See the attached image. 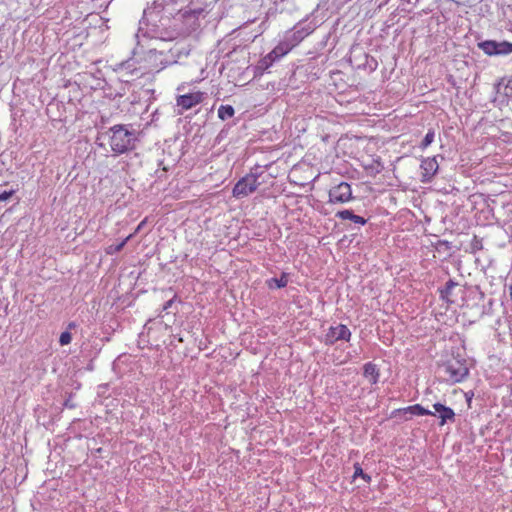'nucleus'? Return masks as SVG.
I'll return each instance as SVG.
<instances>
[{"label":"nucleus","instance_id":"f257e3e1","mask_svg":"<svg viewBox=\"0 0 512 512\" xmlns=\"http://www.w3.org/2000/svg\"><path fill=\"white\" fill-rule=\"evenodd\" d=\"M177 0L153 1L143 10L139 20L138 30L135 33L136 46L133 54L142 53L149 42L162 44L177 39L180 31L173 22V13L176 10Z\"/></svg>","mask_w":512,"mask_h":512},{"label":"nucleus","instance_id":"f03ea898","mask_svg":"<svg viewBox=\"0 0 512 512\" xmlns=\"http://www.w3.org/2000/svg\"><path fill=\"white\" fill-rule=\"evenodd\" d=\"M161 44H156L154 47L146 46L141 54H144V59L151 71L159 72L169 65L178 63L182 56H187L189 51L179 45H174L167 51L159 49ZM137 53L136 55H139Z\"/></svg>","mask_w":512,"mask_h":512},{"label":"nucleus","instance_id":"7ed1b4c3","mask_svg":"<svg viewBox=\"0 0 512 512\" xmlns=\"http://www.w3.org/2000/svg\"><path fill=\"white\" fill-rule=\"evenodd\" d=\"M110 132V147L115 154H123L134 148L135 133L128 130L126 126L114 125L110 128Z\"/></svg>","mask_w":512,"mask_h":512},{"label":"nucleus","instance_id":"20e7f679","mask_svg":"<svg viewBox=\"0 0 512 512\" xmlns=\"http://www.w3.org/2000/svg\"><path fill=\"white\" fill-rule=\"evenodd\" d=\"M203 9L200 7L180 8L175 14H173V22L175 27L182 33H189L194 31L198 26L199 17L203 14Z\"/></svg>","mask_w":512,"mask_h":512},{"label":"nucleus","instance_id":"39448f33","mask_svg":"<svg viewBox=\"0 0 512 512\" xmlns=\"http://www.w3.org/2000/svg\"><path fill=\"white\" fill-rule=\"evenodd\" d=\"M264 171L260 166L251 169L250 173L242 177L233 188V196L236 198H243L254 191L262 184L259 179L262 177Z\"/></svg>","mask_w":512,"mask_h":512},{"label":"nucleus","instance_id":"423d86ee","mask_svg":"<svg viewBox=\"0 0 512 512\" xmlns=\"http://www.w3.org/2000/svg\"><path fill=\"white\" fill-rule=\"evenodd\" d=\"M320 25L319 21L312 15L299 21L294 27L285 32L284 36L290 41V43L296 47L298 46L307 36L312 34L315 29Z\"/></svg>","mask_w":512,"mask_h":512},{"label":"nucleus","instance_id":"0eeeda50","mask_svg":"<svg viewBox=\"0 0 512 512\" xmlns=\"http://www.w3.org/2000/svg\"><path fill=\"white\" fill-rule=\"evenodd\" d=\"M293 48L295 47L285 36H283L278 45L275 46L271 52H269L259 61V68L267 70L275 62L279 61L281 58L287 55Z\"/></svg>","mask_w":512,"mask_h":512},{"label":"nucleus","instance_id":"6e6552de","mask_svg":"<svg viewBox=\"0 0 512 512\" xmlns=\"http://www.w3.org/2000/svg\"><path fill=\"white\" fill-rule=\"evenodd\" d=\"M293 48L295 47L285 36H283L278 45L275 46L271 52H269L259 61V68L267 70L275 62L279 61L281 58L287 55Z\"/></svg>","mask_w":512,"mask_h":512},{"label":"nucleus","instance_id":"1a4fd4ad","mask_svg":"<svg viewBox=\"0 0 512 512\" xmlns=\"http://www.w3.org/2000/svg\"><path fill=\"white\" fill-rule=\"evenodd\" d=\"M445 374L447 375L446 381L455 384L462 382L469 374L465 360L452 359L444 366Z\"/></svg>","mask_w":512,"mask_h":512},{"label":"nucleus","instance_id":"9d476101","mask_svg":"<svg viewBox=\"0 0 512 512\" xmlns=\"http://www.w3.org/2000/svg\"><path fill=\"white\" fill-rule=\"evenodd\" d=\"M352 333L350 329L344 324H337L330 326L324 335L323 342L326 345H333L339 340L350 341Z\"/></svg>","mask_w":512,"mask_h":512},{"label":"nucleus","instance_id":"9b49d317","mask_svg":"<svg viewBox=\"0 0 512 512\" xmlns=\"http://www.w3.org/2000/svg\"><path fill=\"white\" fill-rule=\"evenodd\" d=\"M353 199L352 189L347 182H341L329 190V202L344 204Z\"/></svg>","mask_w":512,"mask_h":512},{"label":"nucleus","instance_id":"f8f14e48","mask_svg":"<svg viewBox=\"0 0 512 512\" xmlns=\"http://www.w3.org/2000/svg\"><path fill=\"white\" fill-rule=\"evenodd\" d=\"M203 99L204 93L197 91L178 96L176 99V104L182 110H188L201 103Z\"/></svg>","mask_w":512,"mask_h":512},{"label":"nucleus","instance_id":"ddd939ff","mask_svg":"<svg viewBox=\"0 0 512 512\" xmlns=\"http://www.w3.org/2000/svg\"><path fill=\"white\" fill-rule=\"evenodd\" d=\"M420 168L422 170V173H421L422 179H421V181L423 183L430 182L431 179L434 177V175L437 173L438 168H439V165H438V162L436 160V157L424 158L421 161Z\"/></svg>","mask_w":512,"mask_h":512},{"label":"nucleus","instance_id":"4468645a","mask_svg":"<svg viewBox=\"0 0 512 512\" xmlns=\"http://www.w3.org/2000/svg\"><path fill=\"white\" fill-rule=\"evenodd\" d=\"M433 408L435 409V412L438 413L440 418V425L443 426L447 422H453L455 419V413L453 409L450 407H447L441 403H435L433 405Z\"/></svg>","mask_w":512,"mask_h":512},{"label":"nucleus","instance_id":"2eb2a0df","mask_svg":"<svg viewBox=\"0 0 512 512\" xmlns=\"http://www.w3.org/2000/svg\"><path fill=\"white\" fill-rule=\"evenodd\" d=\"M363 376L367 378L371 384H377L380 377V372L377 365L373 362L364 364Z\"/></svg>","mask_w":512,"mask_h":512},{"label":"nucleus","instance_id":"dca6fc26","mask_svg":"<svg viewBox=\"0 0 512 512\" xmlns=\"http://www.w3.org/2000/svg\"><path fill=\"white\" fill-rule=\"evenodd\" d=\"M336 217H338L342 220H350L359 225H365L367 222V220L365 218H363L362 216L356 215L353 213V211L347 210V209L338 211L336 213Z\"/></svg>","mask_w":512,"mask_h":512},{"label":"nucleus","instance_id":"f3484780","mask_svg":"<svg viewBox=\"0 0 512 512\" xmlns=\"http://www.w3.org/2000/svg\"><path fill=\"white\" fill-rule=\"evenodd\" d=\"M457 286H458L457 282H455L452 279H449L446 282L445 286L439 289L440 298L442 300L446 301L447 303H452L453 302V300L451 299L452 291Z\"/></svg>","mask_w":512,"mask_h":512},{"label":"nucleus","instance_id":"a211bd4d","mask_svg":"<svg viewBox=\"0 0 512 512\" xmlns=\"http://www.w3.org/2000/svg\"><path fill=\"white\" fill-rule=\"evenodd\" d=\"M288 281H289L288 274L283 272L281 274L280 278L274 277V278L268 279L266 281V284L269 289H275V288L280 289V288L286 287L288 284Z\"/></svg>","mask_w":512,"mask_h":512},{"label":"nucleus","instance_id":"6ab92c4d","mask_svg":"<svg viewBox=\"0 0 512 512\" xmlns=\"http://www.w3.org/2000/svg\"><path fill=\"white\" fill-rule=\"evenodd\" d=\"M478 47L487 55H497V41L485 40L478 43Z\"/></svg>","mask_w":512,"mask_h":512},{"label":"nucleus","instance_id":"aec40b11","mask_svg":"<svg viewBox=\"0 0 512 512\" xmlns=\"http://www.w3.org/2000/svg\"><path fill=\"white\" fill-rule=\"evenodd\" d=\"M404 412L405 413H410V414H413V415H417V416L434 415L433 412H431L430 410L424 408L420 404H415V405H412V406H408V407L404 408Z\"/></svg>","mask_w":512,"mask_h":512},{"label":"nucleus","instance_id":"412c9836","mask_svg":"<svg viewBox=\"0 0 512 512\" xmlns=\"http://www.w3.org/2000/svg\"><path fill=\"white\" fill-rule=\"evenodd\" d=\"M235 110L231 105H220L218 108V117L225 121L234 116Z\"/></svg>","mask_w":512,"mask_h":512},{"label":"nucleus","instance_id":"4be33fe9","mask_svg":"<svg viewBox=\"0 0 512 512\" xmlns=\"http://www.w3.org/2000/svg\"><path fill=\"white\" fill-rule=\"evenodd\" d=\"M512 53V43L507 41L497 42V55H508Z\"/></svg>","mask_w":512,"mask_h":512},{"label":"nucleus","instance_id":"5701e85b","mask_svg":"<svg viewBox=\"0 0 512 512\" xmlns=\"http://www.w3.org/2000/svg\"><path fill=\"white\" fill-rule=\"evenodd\" d=\"M362 478L366 483H370L371 482V476L364 473L362 467L360 466L359 463H355L354 464V474H353V479L355 480L356 478Z\"/></svg>","mask_w":512,"mask_h":512},{"label":"nucleus","instance_id":"b1692460","mask_svg":"<svg viewBox=\"0 0 512 512\" xmlns=\"http://www.w3.org/2000/svg\"><path fill=\"white\" fill-rule=\"evenodd\" d=\"M132 66H133L132 61L128 60L126 62H123V63L119 64L117 70L120 73H126V74H131V75L137 74V69L136 68H132Z\"/></svg>","mask_w":512,"mask_h":512},{"label":"nucleus","instance_id":"393cba45","mask_svg":"<svg viewBox=\"0 0 512 512\" xmlns=\"http://www.w3.org/2000/svg\"><path fill=\"white\" fill-rule=\"evenodd\" d=\"M133 237V234H130L127 236L123 241H121L119 244L116 245H110L107 248V254H114L120 252L123 247L126 245V243Z\"/></svg>","mask_w":512,"mask_h":512},{"label":"nucleus","instance_id":"a878e982","mask_svg":"<svg viewBox=\"0 0 512 512\" xmlns=\"http://www.w3.org/2000/svg\"><path fill=\"white\" fill-rule=\"evenodd\" d=\"M365 57V63L363 64L365 69H368L369 71H374L377 69L378 62L374 57H371L367 54L364 55Z\"/></svg>","mask_w":512,"mask_h":512},{"label":"nucleus","instance_id":"bb28decb","mask_svg":"<svg viewBox=\"0 0 512 512\" xmlns=\"http://www.w3.org/2000/svg\"><path fill=\"white\" fill-rule=\"evenodd\" d=\"M434 138H435L434 131L433 130H429L426 133L424 139L422 140L420 148L423 149V150L426 149L434 141Z\"/></svg>","mask_w":512,"mask_h":512},{"label":"nucleus","instance_id":"cd10ccee","mask_svg":"<svg viewBox=\"0 0 512 512\" xmlns=\"http://www.w3.org/2000/svg\"><path fill=\"white\" fill-rule=\"evenodd\" d=\"M71 340H72L71 333L69 331H64L60 335L59 343L61 346H65V345L70 344Z\"/></svg>","mask_w":512,"mask_h":512},{"label":"nucleus","instance_id":"c85d7f7f","mask_svg":"<svg viewBox=\"0 0 512 512\" xmlns=\"http://www.w3.org/2000/svg\"><path fill=\"white\" fill-rule=\"evenodd\" d=\"M504 94L507 97L512 98V78L507 81L504 88Z\"/></svg>","mask_w":512,"mask_h":512},{"label":"nucleus","instance_id":"c756f323","mask_svg":"<svg viewBox=\"0 0 512 512\" xmlns=\"http://www.w3.org/2000/svg\"><path fill=\"white\" fill-rule=\"evenodd\" d=\"M14 192V190L0 192V201L3 202L8 200L14 194Z\"/></svg>","mask_w":512,"mask_h":512},{"label":"nucleus","instance_id":"7c9ffc66","mask_svg":"<svg viewBox=\"0 0 512 512\" xmlns=\"http://www.w3.org/2000/svg\"><path fill=\"white\" fill-rule=\"evenodd\" d=\"M173 304H174V299H170V300L166 301L165 304L163 305V311L168 312Z\"/></svg>","mask_w":512,"mask_h":512},{"label":"nucleus","instance_id":"2f4dec72","mask_svg":"<svg viewBox=\"0 0 512 512\" xmlns=\"http://www.w3.org/2000/svg\"><path fill=\"white\" fill-rule=\"evenodd\" d=\"M77 327L75 322H70L67 326L68 329H75Z\"/></svg>","mask_w":512,"mask_h":512},{"label":"nucleus","instance_id":"473e14b6","mask_svg":"<svg viewBox=\"0 0 512 512\" xmlns=\"http://www.w3.org/2000/svg\"><path fill=\"white\" fill-rule=\"evenodd\" d=\"M184 88H185V84H184V83H182V84H180V85L177 87V90H178V91H182Z\"/></svg>","mask_w":512,"mask_h":512},{"label":"nucleus","instance_id":"72a5a7b5","mask_svg":"<svg viewBox=\"0 0 512 512\" xmlns=\"http://www.w3.org/2000/svg\"><path fill=\"white\" fill-rule=\"evenodd\" d=\"M65 406H66V407H70V408H72V407H73V406L71 405V402H66V403H65Z\"/></svg>","mask_w":512,"mask_h":512},{"label":"nucleus","instance_id":"f704fd0d","mask_svg":"<svg viewBox=\"0 0 512 512\" xmlns=\"http://www.w3.org/2000/svg\"><path fill=\"white\" fill-rule=\"evenodd\" d=\"M65 406H66V407H70V408H72V407H73V406L71 405V402H66V403H65Z\"/></svg>","mask_w":512,"mask_h":512},{"label":"nucleus","instance_id":"c9c22d12","mask_svg":"<svg viewBox=\"0 0 512 512\" xmlns=\"http://www.w3.org/2000/svg\"><path fill=\"white\" fill-rule=\"evenodd\" d=\"M509 290H510V297L512 299V284L510 285Z\"/></svg>","mask_w":512,"mask_h":512},{"label":"nucleus","instance_id":"e433bc0d","mask_svg":"<svg viewBox=\"0 0 512 512\" xmlns=\"http://www.w3.org/2000/svg\"><path fill=\"white\" fill-rule=\"evenodd\" d=\"M142 225H143V222H142V223H140V224L138 225V227H137V230H136V231H138V230L141 228V226H142Z\"/></svg>","mask_w":512,"mask_h":512}]
</instances>
